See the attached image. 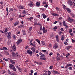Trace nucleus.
Instances as JSON below:
<instances>
[{
    "mask_svg": "<svg viewBox=\"0 0 75 75\" xmlns=\"http://www.w3.org/2000/svg\"><path fill=\"white\" fill-rule=\"evenodd\" d=\"M9 67L10 69H11L13 70V71H16V67H15L14 65L13 64H11L9 65Z\"/></svg>",
    "mask_w": 75,
    "mask_h": 75,
    "instance_id": "f257e3e1",
    "label": "nucleus"
},
{
    "mask_svg": "<svg viewBox=\"0 0 75 75\" xmlns=\"http://www.w3.org/2000/svg\"><path fill=\"white\" fill-rule=\"evenodd\" d=\"M45 55L44 54H42L40 56V59H42V60H45L46 59V58L45 57H44Z\"/></svg>",
    "mask_w": 75,
    "mask_h": 75,
    "instance_id": "f03ea898",
    "label": "nucleus"
},
{
    "mask_svg": "<svg viewBox=\"0 0 75 75\" xmlns=\"http://www.w3.org/2000/svg\"><path fill=\"white\" fill-rule=\"evenodd\" d=\"M16 52H12V56L13 57H18V53H16Z\"/></svg>",
    "mask_w": 75,
    "mask_h": 75,
    "instance_id": "7ed1b4c3",
    "label": "nucleus"
},
{
    "mask_svg": "<svg viewBox=\"0 0 75 75\" xmlns=\"http://www.w3.org/2000/svg\"><path fill=\"white\" fill-rule=\"evenodd\" d=\"M16 47L15 46V45H14L13 46L11 47L10 51H16Z\"/></svg>",
    "mask_w": 75,
    "mask_h": 75,
    "instance_id": "20e7f679",
    "label": "nucleus"
},
{
    "mask_svg": "<svg viewBox=\"0 0 75 75\" xmlns=\"http://www.w3.org/2000/svg\"><path fill=\"white\" fill-rule=\"evenodd\" d=\"M26 52H27L28 54L30 55V57L32 56V55L33 54V52H32V51L30 50H28L26 51Z\"/></svg>",
    "mask_w": 75,
    "mask_h": 75,
    "instance_id": "39448f33",
    "label": "nucleus"
},
{
    "mask_svg": "<svg viewBox=\"0 0 75 75\" xmlns=\"http://www.w3.org/2000/svg\"><path fill=\"white\" fill-rule=\"evenodd\" d=\"M22 42V40L20 38L18 40L17 42H16V44L17 45H19Z\"/></svg>",
    "mask_w": 75,
    "mask_h": 75,
    "instance_id": "423d86ee",
    "label": "nucleus"
},
{
    "mask_svg": "<svg viewBox=\"0 0 75 75\" xmlns=\"http://www.w3.org/2000/svg\"><path fill=\"white\" fill-rule=\"evenodd\" d=\"M11 33L10 32H9L8 35H7V38L8 40H10L11 39Z\"/></svg>",
    "mask_w": 75,
    "mask_h": 75,
    "instance_id": "0eeeda50",
    "label": "nucleus"
},
{
    "mask_svg": "<svg viewBox=\"0 0 75 75\" xmlns=\"http://www.w3.org/2000/svg\"><path fill=\"white\" fill-rule=\"evenodd\" d=\"M18 8L19 9H23V10H24V9H25V8H24V6H20L18 7Z\"/></svg>",
    "mask_w": 75,
    "mask_h": 75,
    "instance_id": "6e6552de",
    "label": "nucleus"
},
{
    "mask_svg": "<svg viewBox=\"0 0 75 75\" xmlns=\"http://www.w3.org/2000/svg\"><path fill=\"white\" fill-rule=\"evenodd\" d=\"M31 51H32L33 52V53H35V48L34 47H32L31 48Z\"/></svg>",
    "mask_w": 75,
    "mask_h": 75,
    "instance_id": "1a4fd4ad",
    "label": "nucleus"
},
{
    "mask_svg": "<svg viewBox=\"0 0 75 75\" xmlns=\"http://www.w3.org/2000/svg\"><path fill=\"white\" fill-rule=\"evenodd\" d=\"M10 62L12 64H13V65H15L16 64V63L15 62L14 60H13L12 59H11L10 60Z\"/></svg>",
    "mask_w": 75,
    "mask_h": 75,
    "instance_id": "9d476101",
    "label": "nucleus"
},
{
    "mask_svg": "<svg viewBox=\"0 0 75 75\" xmlns=\"http://www.w3.org/2000/svg\"><path fill=\"white\" fill-rule=\"evenodd\" d=\"M34 4L33 2V1H30V3L29 4H28L29 6H30V7H32L33 6V4Z\"/></svg>",
    "mask_w": 75,
    "mask_h": 75,
    "instance_id": "9b49d317",
    "label": "nucleus"
},
{
    "mask_svg": "<svg viewBox=\"0 0 75 75\" xmlns=\"http://www.w3.org/2000/svg\"><path fill=\"white\" fill-rule=\"evenodd\" d=\"M72 65L71 64H67L66 66H65V68H67L68 67H70V66H72Z\"/></svg>",
    "mask_w": 75,
    "mask_h": 75,
    "instance_id": "f8f14e48",
    "label": "nucleus"
},
{
    "mask_svg": "<svg viewBox=\"0 0 75 75\" xmlns=\"http://www.w3.org/2000/svg\"><path fill=\"white\" fill-rule=\"evenodd\" d=\"M36 6L37 7H40V2H37L36 4Z\"/></svg>",
    "mask_w": 75,
    "mask_h": 75,
    "instance_id": "ddd939ff",
    "label": "nucleus"
},
{
    "mask_svg": "<svg viewBox=\"0 0 75 75\" xmlns=\"http://www.w3.org/2000/svg\"><path fill=\"white\" fill-rule=\"evenodd\" d=\"M57 57H59V58H62L60 59H62V58H63V57L60 56V54H59L58 53H57Z\"/></svg>",
    "mask_w": 75,
    "mask_h": 75,
    "instance_id": "4468645a",
    "label": "nucleus"
},
{
    "mask_svg": "<svg viewBox=\"0 0 75 75\" xmlns=\"http://www.w3.org/2000/svg\"><path fill=\"white\" fill-rule=\"evenodd\" d=\"M66 10L69 13H70L71 12V9L69 8H66Z\"/></svg>",
    "mask_w": 75,
    "mask_h": 75,
    "instance_id": "2eb2a0df",
    "label": "nucleus"
},
{
    "mask_svg": "<svg viewBox=\"0 0 75 75\" xmlns=\"http://www.w3.org/2000/svg\"><path fill=\"white\" fill-rule=\"evenodd\" d=\"M69 5L70 6H72V1H69Z\"/></svg>",
    "mask_w": 75,
    "mask_h": 75,
    "instance_id": "dca6fc26",
    "label": "nucleus"
},
{
    "mask_svg": "<svg viewBox=\"0 0 75 75\" xmlns=\"http://www.w3.org/2000/svg\"><path fill=\"white\" fill-rule=\"evenodd\" d=\"M19 24V21L16 22L14 24V26L15 27L17 25H18Z\"/></svg>",
    "mask_w": 75,
    "mask_h": 75,
    "instance_id": "f3484780",
    "label": "nucleus"
},
{
    "mask_svg": "<svg viewBox=\"0 0 75 75\" xmlns=\"http://www.w3.org/2000/svg\"><path fill=\"white\" fill-rule=\"evenodd\" d=\"M58 47V45L57 43H55L54 45V47L55 49L57 48Z\"/></svg>",
    "mask_w": 75,
    "mask_h": 75,
    "instance_id": "a211bd4d",
    "label": "nucleus"
},
{
    "mask_svg": "<svg viewBox=\"0 0 75 75\" xmlns=\"http://www.w3.org/2000/svg\"><path fill=\"white\" fill-rule=\"evenodd\" d=\"M42 16L43 18H46L47 17L46 16V15H45V14L44 13H43L42 14Z\"/></svg>",
    "mask_w": 75,
    "mask_h": 75,
    "instance_id": "6ab92c4d",
    "label": "nucleus"
},
{
    "mask_svg": "<svg viewBox=\"0 0 75 75\" xmlns=\"http://www.w3.org/2000/svg\"><path fill=\"white\" fill-rule=\"evenodd\" d=\"M24 26V25L23 24V25H21L20 26H18V28H22V27H23Z\"/></svg>",
    "mask_w": 75,
    "mask_h": 75,
    "instance_id": "aec40b11",
    "label": "nucleus"
},
{
    "mask_svg": "<svg viewBox=\"0 0 75 75\" xmlns=\"http://www.w3.org/2000/svg\"><path fill=\"white\" fill-rule=\"evenodd\" d=\"M4 53L6 55H9V53L8 52H7V51H5L4 52Z\"/></svg>",
    "mask_w": 75,
    "mask_h": 75,
    "instance_id": "412c9836",
    "label": "nucleus"
},
{
    "mask_svg": "<svg viewBox=\"0 0 75 75\" xmlns=\"http://www.w3.org/2000/svg\"><path fill=\"white\" fill-rule=\"evenodd\" d=\"M64 37H64L63 35L61 37V39L62 41H63V40H64Z\"/></svg>",
    "mask_w": 75,
    "mask_h": 75,
    "instance_id": "4be33fe9",
    "label": "nucleus"
},
{
    "mask_svg": "<svg viewBox=\"0 0 75 75\" xmlns=\"http://www.w3.org/2000/svg\"><path fill=\"white\" fill-rule=\"evenodd\" d=\"M11 40L8 41V42H7V45H10V43H11Z\"/></svg>",
    "mask_w": 75,
    "mask_h": 75,
    "instance_id": "5701e85b",
    "label": "nucleus"
},
{
    "mask_svg": "<svg viewBox=\"0 0 75 75\" xmlns=\"http://www.w3.org/2000/svg\"><path fill=\"white\" fill-rule=\"evenodd\" d=\"M35 41H36L38 42L39 44H41V43H40V41L39 40L37 39L35 40Z\"/></svg>",
    "mask_w": 75,
    "mask_h": 75,
    "instance_id": "b1692460",
    "label": "nucleus"
},
{
    "mask_svg": "<svg viewBox=\"0 0 75 75\" xmlns=\"http://www.w3.org/2000/svg\"><path fill=\"white\" fill-rule=\"evenodd\" d=\"M29 44L30 45H32V46H33V47H36V46L35 44L34 45L32 43H30Z\"/></svg>",
    "mask_w": 75,
    "mask_h": 75,
    "instance_id": "393cba45",
    "label": "nucleus"
},
{
    "mask_svg": "<svg viewBox=\"0 0 75 75\" xmlns=\"http://www.w3.org/2000/svg\"><path fill=\"white\" fill-rule=\"evenodd\" d=\"M33 19V17H31L29 18V20L30 21H31Z\"/></svg>",
    "mask_w": 75,
    "mask_h": 75,
    "instance_id": "a878e982",
    "label": "nucleus"
},
{
    "mask_svg": "<svg viewBox=\"0 0 75 75\" xmlns=\"http://www.w3.org/2000/svg\"><path fill=\"white\" fill-rule=\"evenodd\" d=\"M22 32L23 33V35H26V34H25V30H22Z\"/></svg>",
    "mask_w": 75,
    "mask_h": 75,
    "instance_id": "bb28decb",
    "label": "nucleus"
},
{
    "mask_svg": "<svg viewBox=\"0 0 75 75\" xmlns=\"http://www.w3.org/2000/svg\"><path fill=\"white\" fill-rule=\"evenodd\" d=\"M68 20L69 21H73V19H71L70 18H69L68 19Z\"/></svg>",
    "mask_w": 75,
    "mask_h": 75,
    "instance_id": "cd10ccee",
    "label": "nucleus"
},
{
    "mask_svg": "<svg viewBox=\"0 0 75 75\" xmlns=\"http://www.w3.org/2000/svg\"><path fill=\"white\" fill-rule=\"evenodd\" d=\"M71 16H72L73 17H74V18H75V14H73V13H71Z\"/></svg>",
    "mask_w": 75,
    "mask_h": 75,
    "instance_id": "c85d7f7f",
    "label": "nucleus"
},
{
    "mask_svg": "<svg viewBox=\"0 0 75 75\" xmlns=\"http://www.w3.org/2000/svg\"><path fill=\"white\" fill-rule=\"evenodd\" d=\"M63 25L64 26H67V24H66L65 23V21H63Z\"/></svg>",
    "mask_w": 75,
    "mask_h": 75,
    "instance_id": "c756f323",
    "label": "nucleus"
},
{
    "mask_svg": "<svg viewBox=\"0 0 75 75\" xmlns=\"http://www.w3.org/2000/svg\"><path fill=\"white\" fill-rule=\"evenodd\" d=\"M53 73L54 74H59V73L57 71H54Z\"/></svg>",
    "mask_w": 75,
    "mask_h": 75,
    "instance_id": "7c9ffc66",
    "label": "nucleus"
},
{
    "mask_svg": "<svg viewBox=\"0 0 75 75\" xmlns=\"http://www.w3.org/2000/svg\"><path fill=\"white\" fill-rule=\"evenodd\" d=\"M16 68L17 69H18L19 70H20V67H19L18 66H16Z\"/></svg>",
    "mask_w": 75,
    "mask_h": 75,
    "instance_id": "2f4dec72",
    "label": "nucleus"
},
{
    "mask_svg": "<svg viewBox=\"0 0 75 75\" xmlns=\"http://www.w3.org/2000/svg\"><path fill=\"white\" fill-rule=\"evenodd\" d=\"M47 30H43V34H45V33H47Z\"/></svg>",
    "mask_w": 75,
    "mask_h": 75,
    "instance_id": "473e14b6",
    "label": "nucleus"
},
{
    "mask_svg": "<svg viewBox=\"0 0 75 75\" xmlns=\"http://www.w3.org/2000/svg\"><path fill=\"white\" fill-rule=\"evenodd\" d=\"M3 50H7V47H3Z\"/></svg>",
    "mask_w": 75,
    "mask_h": 75,
    "instance_id": "72a5a7b5",
    "label": "nucleus"
},
{
    "mask_svg": "<svg viewBox=\"0 0 75 75\" xmlns=\"http://www.w3.org/2000/svg\"><path fill=\"white\" fill-rule=\"evenodd\" d=\"M42 4H47V2L44 1L43 2Z\"/></svg>",
    "mask_w": 75,
    "mask_h": 75,
    "instance_id": "f704fd0d",
    "label": "nucleus"
},
{
    "mask_svg": "<svg viewBox=\"0 0 75 75\" xmlns=\"http://www.w3.org/2000/svg\"><path fill=\"white\" fill-rule=\"evenodd\" d=\"M23 14H26V13H27V11H25V10H23Z\"/></svg>",
    "mask_w": 75,
    "mask_h": 75,
    "instance_id": "c9c22d12",
    "label": "nucleus"
},
{
    "mask_svg": "<svg viewBox=\"0 0 75 75\" xmlns=\"http://www.w3.org/2000/svg\"><path fill=\"white\" fill-rule=\"evenodd\" d=\"M53 67V66H52H52H50V69H52Z\"/></svg>",
    "mask_w": 75,
    "mask_h": 75,
    "instance_id": "e433bc0d",
    "label": "nucleus"
},
{
    "mask_svg": "<svg viewBox=\"0 0 75 75\" xmlns=\"http://www.w3.org/2000/svg\"><path fill=\"white\" fill-rule=\"evenodd\" d=\"M34 25L35 26V25H38V23H37V22H35L34 23Z\"/></svg>",
    "mask_w": 75,
    "mask_h": 75,
    "instance_id": "4c0bfd02",
    "label": "nucleus"
},
{
    "mask_svg": "<svg viewBox=\"0 0 75 75\" xmlns=\"http://www.w3.org/2000/svg\"><path fill=\"white\" fill-rule=\"evenodd\" d=\"M68 68L69 69L71 70V71H72V67H69Z\"/></svg>",
    "mask_w": 75,
    "mask_h": 75,
    "instance_id": "58836bf2",
    "label": "nucleus"
},
{
    "mask_svg": "<svg viewBox=\"0 0 75 75\" xmlns=\"http://www.w3.org/2000/svg\"><path fill=\"white\" fill-rule=\"evenodd\" d=\"M56 9L58 11H59V8L58 7H57L56 8Z\"/></svg>",
    "mask_w": 75,
    "mask_h": 75,
    "instance_id": "ea45409f",
    "label": "nucleus"
},
{
    "mask_svg": "<svg viewBox=\"0 0 75 75\" xmlns=\"http://www.w3.org/2000/svg\"><path fill=\"white\" fill-rule=\"evenodd\" d=\"M62 31H59V35H60V34H62Z\"/></svg>",
    "mask_w": 75,
    "mask_h": 75,
    "instance_id": "a19ab883",
    "label": "nucleus"
},
{
    "mask_svg": "<svg viewBox=\"0 0 75 75\" xmlns=\"http://www.w3.org/2000/svg\"><path fill=\"white\" fill-rule=\"evenodd\" d=\"M57 61H59V60H60V58H59V57H57Z\"/></svg>",
    "mask_w": 75,
    "mask_h": 75,
    "instance_id": "79ce46f5",
    "label": "nucleus"
},
{
    "mask_svg": "<svg viewBox=\"0 0 75 75\" xmlns=\"http://www.w3.org/2000/svg\"><path fill=\"white\" fill-rule=\"evenodd\" d=\"M7 31H8L7 28H6L4 31V33H7Z\"/></svg>",
    "mask_w": 75,
    "mask_h": 75,
    "instance_id": "37998d69",
    "label": "nucleus"
},
{
    "mask_svg": "<svg viewBox=\"0 0 75 75\" xmlns=\"http://www.w3.org/2000/svg\"><path fill=\"white\" fill-rule=\"evenodd\" d=\"M52 14L53 15V16H56V13H53Z\"/></svg>",
    "mask_w": 75,
    "mask_h": 75,
    "instance_id": "c03bdc74",
    "label": "nucleus"
},
{
    "mask_svg": "<svg viewBox=\"0 0 75 75\" xmlns=\"http://www.w3.org/2000/svg\"><path fill=\"white\" fill-rule=\"evenodd\" d=\"M71 47H72L71 46H68L67 47V49H68V50H69V48H71Z\"/></svg>",
    "mask_w": 75,
    "mask_h": 75,
    "instance_id": "a18cd8bd",
    "label": "nucleus"
},
{
    "mask_svg": "<svg viewBox=\"0 0 75 75\" xmlns=\"http://www.w3.org/2000/svg\"><path fill=\"white\" fill-rule=\"evenodd\" d=\"M13 37L14 39H16V36L13 35Z\"/></svg>",
    "mask_w": 75,
    "mask_h": 75,
    "instance_id": "49530a36",
    "label": "nucleus"
},
{
    "mask_svg": "<svg viewBox=\"0 0 75 75\" xmlns=\"http://www.w3.org/2000/svg\"><path fill=\"white\" fill-rule=\"evenodd\" d=\"M42 33V32L39 31L38 32V33L40 35Z\"/></svg>",
    "mask_w": 75,
    "mask_h": 75,
    "instance_id": "de8ad7c7",
    "label": "nucleus"
},
{
    "mask_svg": "<svg viewBox=\"0 0 75 75\" xmlns=\"http://www.w3.org/2000/svg\"><path fill=\"white\" fill-rule=\"evenodd\" d=\"M48 75H51V71H48Z\"/></svg>",
    "mask_w": 75,
    "mask_h": 75,
    "instance_id": "09e8293b",
    "label": "nucleus"
},
{
    "mask_svg": "<svg viewBox=\"0 0 75 75\" xmlns=\"http://www.w3.org/2000/svg\"><path fill=\"white\" fill-rule=\"evenodd\" d=\"M42 43L43 45H45V42H44L43 41H42Z\"/></svg>",
    "mask_w": 75,
    "mask_h": 75,
    "instance_id": "8fccbe9b",
    "label": "nucleus"
},
{
    "mask_svg": "<svg viewBox=\"0 0 75 75\" xmlns=\"http://www.w3.org/2000/svg\"><path fill=\"white\" fill-rule=\"evenodd\" d=\"M3 60H4V61H8V59H7L4 58L3 59Z\"/></svg>",
    "mask_w": 75,
    "mask_h": 75,
    "instance_id": "3c124183",
    "label": "nucleus"
},
{
    "mask_svg": "<svg viewBox=\"0 0 75 75\" xmlns=\"http://www.w3.org/2000/svg\"><path fill=\"white\" fill-rule=\"evenodd\" d=\"M72 31V29H70L69 32V33H71Z\"/></svg>",
    "mask_w": 75,
    "mask_h": 75,
    "instance_id": "603ef678",
    "label": "nucleus"
},
{
    "mask_svg": "<svg viewBox=\"0 0 75 75\" xmlns=\"http://www.w3.org/2000/svg\"><path fill=\"white\" fill-rule=\"evenodd\" d=\"M53 29L54 30H56V29H57V26H55L54 27Z\"/></svg>",
    "mask_w": 75,
    "mask_h": 75,
    "instance_id": "864d4df0",
    "label": "nucleus"
},
{
    "mask_svg": "<svg viewBox=\"0 0 75 75\" xmlns=\"http://www.w3.org/2000/svg\"><path fill=\"white\" fill-rule=\"evenodd\" d=\"M58 23V21H55V22L53 23V24H56V23Z\"/></svg>",
    "mask_w": 75,
    "mask_h": 75,
    "instance_id": "5fc2aeb1",
    "label": "nucleus"
},
{
    "mask_svg": "<svg viewBox=\"0 0 75 75\" xmlns=\"http://www.w3.org/2000/svg\"><path fill=\"white\" fill-rule=\"evenodd\" d=\"M19 17L20 18V17L21 18L22 17H23V16H21V15L20 14L19 15Z\"/></svg>",
    "mask_w": 75,
    "mask_h": 75,
    "instance_id": "6e6d98bb",
    "label": "nucleus"
},
{
    "mask_svg": "<svg viewBox=\"0 0 75 75\" xmlns=\"http://www.w3.org/2000/svg\"><path fill=\"white\" fill-rule=\"evenodd\" d=\"M61 31H64V28H61Z\"/></svg>",
    "mask_w": 75,
    "mask_h": 75,
    "instance_id": "4d7b16f0",
    "label": "nucleus"
},
{
    "mask_svg": "<svg viewBox=\"0 0 75 75\" xmlns=\"http://www.w3.org/2000/svg\"><path fill=\"white\" fill-rule=\"evenodd\" d=\"M53 54V53L52 52H50V54H49V55H50V56L51 55H52Z\"/></svg>",
    "mask_w": 75,
    "mask_h": 75,
    "instance_id": "13d9d810",
    "label": "nucleus"
},
{
    "mask_svg": "<svg viewBox=\"0 0 75 75\" xmlns=\"http://www.w3.org/2000/svg\"><path fill=\"white\" fill-rule=\"evenodd\" d=\"M48 5L46 4L45 6H44V7H45L47 8V7H48Z\"/></svg>",
    "mask_w": 75,
    "mask_h": 75,
    "instance_id": "bf43d9fd",
    "label": "nucleus"
},
{
    "mask_svg": "<svg viewBox=\"0 0 75 75\" xmlns=\"http://www.w3.org/2000/svg\"><path fill=\"white\" fill-rule=\"evenodd\" d=\"M45 30V27H43L42 28V30H43V31H44V30Z\"/></svg>",
    "mask_w": 75,
    "mask_h": 75,
    "instance_id": "052dcab7",
    "label": "nucleus"
},
{
    "mask_svg": "<svg viewBox=\"0 0 75 75\" xmlns=\"http://www.w3.org/2000/svg\"><path fill=\"white\" fill-rule=\"evenodd\" d=\"M42 51L43 52H46V50H42Z\"/></svg>",
    "mask_w": 75,
    "mask_h": 75,
    "instance_id": "680f3d73",
    "label": "nucleus"
},
{
    "mask_svg": "<svg viewBox=\"0 0 75 75\" xmlns=\"http://www.w3.org/2000/svg\"><path fill=\"white\" fill-rule=\"evenodd\" d=\"M64 44H65V45H68V43H67V42H64Z\"/></svg>",
    "mask_w": 75,
    "mask_h": 75,
    "instance_id": "e2e57ef3",
    "label": "nucleus"
},
{
    "mask_svg": "<svg viewBox=\"0 0 75 75\" xmlns=\"http://www.w3.org/2000/svg\"><path fill=\"white\" fill-rule=\"evenodd\" d=\"M53 0H49V1L50 2L52 3Z\"/></svg>",
    "mask_w": 75,
    "mask_h": 75,
    "instance_id": "0e129e2a",
    "label": "nucleus"
},
{
    "mask_svg": "<svg viewBox=\"0 0 75 75\" xmlns=\"http://www.w3.org/2000/svg\"><path fill=\"white\" fill-rule=\"evenodd\" d=\"M28 47H29V46H26V47H25V49H27V48H28Z\"/></svg>",
    "mask_w": 75,
    "mask_h": 75,
    "instance_id": "69168bd1",
    "label": "nucleus"
},
{
    "mask_svg": "<svg viewBox=\"0 0 75 75\" xmlns=\"http://www.w3.org/2000/svg\"><path fill=\"white\" fill-rule=\"evenodd\" d=\"M56 41H57V42H59V39L58 38V39H56Z\"/></svg>",
    "mask_w": 75,
    "mask_h": 75,
    "instance_id": "338daca9",
    "label": "nucleus"
},
{
    "mask_svg": "<svg viewBox=\"0 0 75 75\" xmlns=\"http://www.w3.org/2000/svg\"><path fill=\"white\" fill-rule=\"evenodd\" d=\"M11 75H17V74L14 73H12L11 74Z\"/></svg>",
    "mask_w": 75,
    "mask_h": 75,
    "instance_id": "774afa93",
    "label": "nucleus"
}]
</instances>
